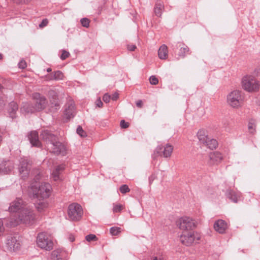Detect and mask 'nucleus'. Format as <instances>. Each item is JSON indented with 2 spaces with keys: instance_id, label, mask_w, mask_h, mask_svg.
<instances>
[{
  "instance_id": "obj_1",
  "label": "nucleus",
  "mask_w": 260,
  "mask_h": 260,
  "mask_svg": "<svg viewBox=\"0 0 260 260\" xmlns=\"http://www.w3.org/2000/svg\"><path fill=\"white\" fill-rule=\"evenodd\" d=\"M51 192V185L48 183H42L38 186L37 182H32L28 188L29 196L38 200H44L48 198L50 196Z\"/></svg>"
},
{
  "instance_id": "obj_2",
  "label": "nucleus",
  "mask_w": 260,
  "mask_h": 260,
  "mask_svg": "<svg viewBox=\"0 0 260 260\" xmlns=\"http://www.w3.org/2000/svg\"><path fill=\"white\" fill-rule=\"evenodd\" d=\"M18 220L22 223L31 225L36 221V216L33 209L28 206L22 208L17 214Z\"/></svg>"
},
{
  "instance_id": "obj_3",
  "label": "nucleus",
  "mask_w": 260,
  "mask_h": 260,
  "mask_svg": "<svg viewBox=\"0 0 260 260\" xmlns=\"http://www.w3.org/2000/svg\"><path fill=\"white\" fill-rule=\"evenodd\" d=\"M37 243L42 249L50 251L53 249V242L50 235L45 232L39 233L37 237Z\"/></svg>"
},
{
  "instance_id": "obj_4",
  "label": "nucleus",
  "mask_w": 260,
  "mask_h": 260,
  "mask_svg": "<svg viewBox=\"0 0 260 260\" xmlns=\"http://www.w3.org/2000/svg\"><path fill=\"white\" fill-rule=\"evenodd\" d=\"M242 87L248 92H254L258 90L259 84L257 80L252 76L247 75L242 80Z\"/></svg>"
},
{
  "instance_id": "obj_5",
  "label": "nucleus",
  "mask_w": 260,
  "mask_h": 260,
  "mask_svg": "<svg viewBox=\"0 0 260 260\" xmlns=\"http://www.w3.org/2000/svg\"><path fill=\"white\" fill-rule=\"evenodd\" d=\"M244 96L239 90L231 91L227 95V102L233 108H238L243 104Z\"/></svg>"
},
{
  "instance_id": "obj_6",
  "label": "nucleus",
  "mask_w": 260,
  "mask_h": 260,
  "mask_svg": "<svg viewBox=\"0 0 260 260\" xmlns=\"http://www.w3.org/2000/svg\"><path fill=\"white\" fill-rule=\"evenodd\" d=\"M83 213L82 207L77 203H72L68 207V215L69 219L71 221L80 220L82 217Z\"/></svg>"
},
{
  "instance_id": "obj_7",
  "label": "nucleus",
  "mask_w": 260,
  "mask_h": 260,
  "mask_svg": "<svg viewBox=\"0 0 260 260\" xmlns=\"http://www.w3.org/2000/svg\"><path fill=\"white\" fill-rule=\"evenodd\" d=\"M171 48L176 53V58L178 60L185 58L187 54H190L189 47L182 42H178L172 44Z\"/></svg>"
},
{
  "instance_id": "obj_8",
  "label": "nucleus",
  "mask_w": 260,
  "mask_h": 260,
  "mask_svg": "<svg viewBox=\"0 0 260 260\" xmlns=\"http://www.w3.org/2000/svg\"><path fill=\"white\" fill-rule=\"evenodd\" d=\"M177 224L180 229L184 231L192 230L196 226L194 220L188 217L180 218Z\"/></svg>"
},
{
  "instance_id": "obj_9",
  "label": "nucleus",
  "mask_w": 260,
  "mask_h": 260,
  "mask_svg": "<svg viewBox=\"0 0 260 260\" xmlns=\"http://www.w3.org/2000/svg\"><path fill=\"white\" fill-rule=\"evenodd\" d=\"M30 164L29 161L27 158H21L20 160L19 170L21 178L23 180H25L29 175L30 169Z\"/></svg>"
},
{
  "instance_id": "obj_10",
  "label": "nucleus",
  "mask_w": 260,
  "mask_h": 260,
  "mask_svg": "<svg viewBox=\"0 0 260 260\" xmlns=\"http://www.w3.org/2000/svg\"><path fill=\"white\" fill-rule=\"evenodd\" d=\"M33 98L36 100L34 106L36 111H42L46 108L48 102L45 96L39 93H35L33 94Z\"/></svg>"
},
{
  "instance_id": "obj_11",
  "label": "nucleus",
  "mask_w": 260,
  "mask_h": 260,
  "mask_svg": "<svg viewBox=\"0 0 260 260\" xmlns=\"http://www.w3.org/2000/svg\"><path fill=\"white\" fill-rule=\"evenodd\" d=\"M200 239L198 236H196L194 234L190 232L183 234L180 237L181 242L184 245L189 246L191 245L194 241H198Z\"/></svg>"
},
{
  "instance_id": "obj_12",
  "label": "nucleus",
  "mask_w": 260,
  "mask_h": 260,
  "mask_svg": "<svg viewBox=\"0 0 260 260\" xmlns=\"http://www.w3.org/2000/svg\"><path fill=\"white\" fill-rule=\"evenodd\" d=\"M173 150V146L167 144L165 146L161 145L158 146L155 150V153L160 156L163 155L164 157L167 158L171 156Z\"/></svg>"
},
{
  "instance_id": "obj_13",
  "label": "nucleus",
  "mask_w": 260,
  "mask_h": 260,
  "mask_svg": "<svg viewBox=\"0 0 260 260\" xmlns=\"http://www.w3.org/2000/svg\"><path fill=\"white\" fill-rule=\"evenodd\" d=\"M48 97L51 108H54L55 110H58L60 107L59 100L56 91L54 90H49Z\"/></svg>"
},
{
  "instance_id": "obj_14",
  "label": "nucleus",
  "mask_w": 260,
  "mask_h": 260,
  "mask_svg": "<svg viewBox=\"0 0 260 260\" xmlns=\"http://www.w3.org/2000/svg\"><path fill=\"white\" fill-rule=\"evenodd\" d=\"M41 138L48 144H51L58 139L57 136L48 129H43L40 134Z\"/></svg>"
},
{
  "instance_id": "obj_15",
  "label": "nucleus",
  "mask_w": 260,
  "mask_h": 260,
  "mask_svg": "<svg viewBox=\"0 0 260 260\" xmlns=\"http://www.w3.org/2000/svg\"><path fill=\"white\" fill-rule=\"evenodd\" d=\"M50 145L51 147L50 149L51 152L56 155H59L60 154L64 155L65 154V146L62 143L58 141V139Z\"/></svg>"
},
{
  "instance_id": "obj_16",
  "label": "nucleus",
  "mask_w": 260,
  "mask_h": 260,
  "mask_svg": "<svg viewBox=\"0 0 260 260\" xmlns=\"http://www.w3.org/2000/svg\"><path fill=\"white\" fill-rule=\"evenodd\" d=\"M65 168V165L62 164L55 166L53 169L51 176L54 181H58L62 180V173L64 170Z\"/></svg>"
},
{
  "instance_id": "obj_17",
  "label": "nucleus",
  "mask_w": 260,
  "mask_h": 260,
  "mask_svg": "<svg viewBox=\"0 0 260 260\" xmlns=\"http://www.w3.org/2000/svg\"><path fill=\"white\" fill-rule=\"evenodd\" d=\"M26 206L23 200L19 198L10 204L9 210L10 212L15 213L19 210L21 211L22 208H25Z\"/></svg>"
},
{
  "instance_id": "obj_18",
  "label": "nucleus",
  "mask_w": 260,
  "mask_h": 260,
  "mask_svg": "<svg viewBox=\"0 0 260 260\" xmlns=\"http://www.w3.org/2000/svg\"><path fill=\"white\" fill-rule=\"evenodd\" d=\"M7 245L11 250L16 251L20 247V243L16 236H9L7 238Z\"/></svg>"
},
{
  "instance_id": "obj_19",
  "label": "nucleus",
  "mask_w": 260,
  "mask_h": 260,
  "mask_svg": "<svg viewBox=\"0 0 260 260\" xmlns=\"http://www.w3.org/2000/svg\"><path fill=\"white\" fill-rule=\"evenodd\" d=\"M75 113V105L72 101H69L65 105L64 114L67 119H70L74 116Z\"/></svg>"
},
{
  "instance_id": "obj_20",
  "label": "nucleus",
  "mask_w": 260,
  "mask_h": 260,
  "mask_svg": "<svg viewBox=\"0 0 260 260\" xmlns=\"http://www.w3.org/2000/svg\"><path fill=\"white\" fill-rule=\"evenodd\" d=\"M209 161L210 165H214L220 162L222 158V155L221 153L218 151L211 152L209 155Z\"/></svg>"
},
{
  "instance_id": "obj_21",
  "label": "nucleus",
  "mask_w": 260,
  "mask_h": 260,
  "mask_svg": "<svg viewBox=\"0 0 260 260\" xmlns=\"http://www.w3.org/2000/svg\"><path fill=\"white\" fill-rule=\"evenodd\" d=\"M28 139L33 146L40 147L41 143L39 140L38 133L37 131H31L28 135Z\"/></svg>"
},
{
  "instance_id": "obj_22",
  "label": "nucleus",
  "mask_w": 260,
  "mask_h": 260,
  "mask_svg": "<svg viewBox=\"0 0 260 260\" xmlns=\"http://www.w3.org/2000/svg\"><path fill=\"white\" fill-rule=\"evenodd\" d=\"M225 195L229 200L235 203H238L240 200V192H236L232 189L227 190Z\"/></svg>"
},
{
  "instance_id": "obj_23",
  "label": "nucleus",
  "mask_w": 260,
  "mask_h": 260,
  "mask_svg": "<svg viewBox=\"0 0 260 260\" xmlns=\"http://www.w3.org/2000/svg\"><path fill=\"white\" fill-rule=\"evenodd\" d=\"M227 224L226 222L222 219L217 220L214 224V228L215 230L220 234L225 232L227 229Z\"/></svg>"
},
{
  "instance_id": "obj_24",
  "label": "nucleus",
  "mask_w": 260,
  "mask_h": 260,
  "mask_svg": "<svg viewBox=\"0 0 260 260\" xmlns=\"http://www.w3.org/2000/svg\"><path fill=\"white\" fill-rule=\"evenodd\" d=\"M18 110V105L17 103L13 101L10 103L8 109L9 116L12 119L16 117V113Z\"/></svg>"
},
{
  "instance_id": "obj_25",
  "label": "nucleus",
  "mask_w": 260,
  "mask_h": 260,
  "mask_svg": "<svg viewBox=\"0 0 260 260\" xmlns=\"http://www.w3.org/2000/svg\"><path fill=\"white\" fill-rule=\"evenodd\" d=\"M13 168V164L10 160L3 162L0 164V171L4 173L10 172Z\"/></svg>"
},
{
  "instance_id": "obj_26",
  "label": "nucleus",
  "mask_w": 260,
  "mask_h": 260,
  "mask_svg": "<svg viewBox=\"0 0 260 260\" xmlns=\"http://www.w3.org/2000/svg\"><path fill=\"white\" fill-rule=\"evenodd\" d=\"M20 111L22 113H32L36 111L34 105L29 103H24Z\"/></svg>"
},
{
  "instance_id": "obj_27",
  "label": "nucleus",
  "mask_w": 260,
  "mask_h": 260,
  "mask_svg": "<svg viewBox=\"0 0 260 260\" xmlns=\"http://www.w3.org/2000/svg\"><path fill=\"white\" fill-rule=\"evenodd\" d=\"M48 202L44 200H38L35 204V206L37 210L40 212L45 211L48 207Z\"/></svg>"
},
{
  "instance_id": "obj_28",
  "label": "nucleus",
  "mask_w": 260,
  "mask_h": 260,
  "mask_svg": "<svg viewBox=\"0 0 260 260\" xmlns=\"http://www.w3.org/2000/svg\"><path fill=\"white\" fill-rule=\"evenodd\" d=\"M168 47L165 45H161L158 50V55L160 59H166L168 57Z\"/></svg>"
},
{
  "instance_id": "obj_29",
  "label": "nucleus",
  "mask_w": 260,
  "mask_h": 260,
  "mask_svg": "<svg viewBox=\"0 0 260 260\" xmlns=\"http://www.w3.org/2000/svg\"><path fill=\"white\" fill-rule=\"evenodd\" d=\"M63 77L62 73L60 71H57L54 72L53 74L48 75L47 78L48 80H58L62 79Z\"/></svg>"
},
{
  "instance_id": "obj_30",
  "label": "nucleus",
  "mask_w": 260,
  "mask_h": 260,
  "mask_svg": "<svg viewBox=\"0 0 260 260\" xmlns=\"http://www.w3.org/2000/svg\"><path fill=\"white\" fill-rule=\"evenodd\" d=\"M210 149H215L218 145L217 141L214 139H210L209 137L204 143Z\"/></svg>"
},
{
  "instance_id": "obj_31",
  "label": "nucleus",
  "mask_w": 260,
  "mask_h": 260,
  "mask_svg": "<svg viewBox=\"0 0 260 260\" xmlns=\"http://www.w3.org/2000/svg\"><path fill=\"white\" fill-rule=\"evenodd\" d=\"M164 8V7L162 4L160 2L156 3L154 7V13L155 15L158 17H160L161 16Z\"/></svg>"
},
{
  "instance_id": "obj_32",
  "label": "nucleus",
  "mask_w": 260,
  "mask_h": 260,
  "mask_svg": "<svg viewBox=\"0 0 260 260\" xmlns=\"http://www.w3.org/2000/svg\"><path fill=\"white\" fill-rule=\"evenodd\" d=\"M197 136L199 141L202 143H204L206 142V140L208 138V137L206 135V132L204 129H201L199 131L197 134Z\"/></svg>"
},
{
  "instance_id": "obj_33",
  "label": "nucleus",
  "mask_w": 260,
  "mask_h": 260,
  "mask_svg": "<svg viewBox=\"0 0 260 260\" xmlns=\"http://www.w3.org/2000/svg\"><path fill=\"white\" fill-rule=\"evenodd\" d=\"M50 260H62L60 252L58 250L53 251L51 254Z\"/></svg>"
},
{
  "instance_id": "obj_34",
  "label": "nucleus",
  "mask_w": 260,
  "mask_h": 260,
  "mask_svg": "<svg viewBox=\"0 0 260 260\" xmlns=\"http://www.w3.org/2000/svg\"><path fill=\"white\" fill-rule=\"evenodd\" d=\"M121 232V228L119 227H112L110 229V233L112 236L118 235Z\"/></svg>"
},
{
  "instance_id": "obj_35",
  "label": "nucleus",
  "mask_w": 260,
  "mask_h": 260,
  "mask_svg": "<svg viewBox=\"0 0 260 260\" xmlns=\"http://www.w3.org/2000/svg\"><path fill=\"white\" fill-rule=\"evenodd\" d=\"M123 209V206L120 204H113V211L114 213L120 212Z\"/></svg>"
},
{
  "instance_id": "obj_36",
  "label": "nucleus",
  "mask_w": 260,
  "mask_h": 260,
  "mask_svg": "<svg viewBox=\"0 0 260 260\" xmlns=\"http://www.w3.org/2000/svg\"><path fill=\"white\" fill-rule=\"evenodd\" d=\"M77 133L81 137H85L86 133L83 129L82 127L79 125L76 130Z\"/></svg>"
},
{
  "instance_id": "obj_37",
  "label": "nucleus",
  "mask_w": 260,
  "mask_h": 260,
  "mask_svg": "<svg viewBox=\"0 0 260 260\" xmlns=\"http://www.w3.org/2000/svg\"><path fill=\"white\" fill-rule=\"evenodd\" d=\"M119 190L121 193L125 194L130 191V189L128 186L126 184L122 185L120 188Z\"/></svg>"
},
{
  "instance_id": "obj_38",
  "label": "nucleus",
  "mask_w": 260,
  "mask_h": 260,
  "mask_svg": "<svg viewBox=\"0 0 260 260\" xmlns=\"http://www.w3.org/2000/svg\"><path fill=\"white\" fill-rule=\"evenodd\" d=\"M80 22L83 26L86 28H88L89 26L90 21L86 18H82L80 20Z\"/></svg>"
},
{
  "instance_id": "obj_39",
  "label": "nucleus",
  "mask_w": 260,
  "mask_h": 260,
  "mask_svg": "<svg viewBox=\"0 0 260 260\" xmlns=\"http://www.w3.org/2000/svg\"><path fill=\"white\" fill-rule=\"evenodd\" d=\"M85 239L88 242H91L92 241H96L98 238L95 235L89 234L85 237Z\"/></svg>"
},
{
  "instance_id": "obj_40",
  "label": "nucleus",
  "mask_w": 260,
  "mask_h": 260,
  "mask_svg": "<svg viewBox=\"0 0 260 260\" xmlns=\"http://www.w3.org/2000/svg\"><path fill=\"white\" fill-rule=\"evenodd\" d=\"M255 124L254 123H252L251 122H249V123H248V129H249V132L251 134H254L255 133Z\"/></svg>"
},
{
  "instance_id": "obj_41",
  "label": "nucleus",
  "mask_w": 260,
  "mask_h": 260,
  "mask_svg": "<svg viewBox=\"0 0 260 260\" xmlns=\"http://www.w3.org/2000/svg\"><path fill=\"white\" fill-rule=\"evenodd\" d=\"M149 81L152 85H156L158 83V80L154 76H151L149 78Z\"/></svg>"
},
{
  "instance_id": "obj_42",
  "label": "nucleus",
  "mask_w": 260,
  "mask_h": 260,
  "mask_svg": "<svg viewBox=\"0 0 260 260\" xmlns=\"http://www.w3.org/2000/svg\"><path fill=\"white\" fill-rule=\"evenodd\" d=\"M70 55V53L69 52L66 51V50H62V53L60 56V58L62 60H64L67 58H68Z\"/></svg>"
},
{
  "instance_id": "obj_43",
  "label": "nucleus",
  "mask_w": 260,
  "mask_h": 260,
  "mask_svg": "<svg viewBox=\"0 0 260 260\" xmlns=\"http://www.w3.org/2000/svg\"><path fill=\"white\" fill-rule=\"evenodd\" d=\"M111 99V95H109L108 93L105 94L103 97V100L106 103H109Z\"/></svg>"
},
{
  "instance_id": "obj_44",
  "label": "nucleus",
  "mask_w": 260,
  "mask_h": 260,
  "mask_svg": "<svg viewBox=\"0 0 260 260\" xmlns=\"http://www.w3.org/2000/svg\"><path fill=\"white\" fill-rule=\"evenodd\" d=\"M120 125L122 128H126L129 126V123L125 122L124 120H122L120 121Z\"/></svg>"
},
{
  "instance_id": "obj_45",
  "label": "nucleus",
  "mask_w": 260,
  "mask_h": 260,
  "mask_svg": "<svg viewBox=\"0 0 260 260\" xmlns=\"http://www.w3.org/2000/svg\"><path fill=\"white\" fill-rule=\"evenodd\" d=\"M48 23V20L47 19H43L42 22L39 24V27L40 28H43L44 27L47 25Z\"/></svg>"
},
{
  "instance_id": "obj_46",
  "label": "nucleus",
  "mask_w": 260,
  "mask_h": 260,
  "mask_svg": "<svg viewBox=\"0 0 260 260\" xmlns=\"http://www.w3.org/2000/svg\"><path fill=\"white\" fill-rule=\"evenodd\" d=\"M18 66L19 68L23 69L26 67V63L24 60H22L19 62Z\"/></svg>"
},
{
  "instance_id": "obj_47",
  "label": "nucleus",
  "mask_w": 260,
  "mask_h": 260,
  "mask_svg": "<svg viewBox=\"0 0 260 260\" xmlns=\"http://www.w3.org/2000/svg\"><path fill=\"white\" fill-rule=\"evenodd\" d=\"M156 178V175L155 173H152L149 178V183L151 184L152 182Z\"/></svg>"
},
{
  "instance_id": "obj_48",
  "label": "nucleus",
  "mask_w": 260,
  "mask_h": 260,
  "mask_svg": "<svg viewBox=\"0 0 260 260\" xmlns=\"http://www.w3.org/2000/svg\"><path fill=\"white\" fill-rule=\"evenodd\" d=\"M127 48L129 51H134L136 49V46L133 44H128L127 46Z\"/></svg>"
},
{
  "instance_id": "obj_49",
  "label": "nucleus",
  "mask_w": 260,
  "mask_h": 260,
  "mask_svg": "<svg viewBox=\"0 0 260 260\" xmlns=\"http://www.w3.org/2000/svg\"><path fill=\"white\" fill-rule=\"evenodd\" d=\"M95 104L96 105V107H99V108L102 107V106L103 105V102H102V101L100 99V98L98 99L96 101Z\"/></svg>"
},
{
  "instance_id": "obj_50",
  "label": "nucleus",
  "mask_w": 260,
  "mask_h": 260,
  "mask_svg": "<svg viewBox=\"0 0 260 260\" xmlns=\"http://www.w3.org/2000/svg\"><path fill=\"white\" fill-rule=\"evenodd\" d=\"M4 230V227L3 225V222L0 219V236L3 234Z\"/></svg>"
},
{
  "instance_id": "obj_51",
  "label": "nucleus",
  "mask_w": 260,
  "mask_h": 260,
  "mask_svg": "<svg viewBox=\"0 0 260 260\" xmlns=\"http://www.w3.org/2000/svg\"><path fill=\"white\" fill-rule=\"evenodd\" d=\"M118 93L115 92L111 96V99L113 101H116L118 98Z\"/></svg>"
},
{
  "instance_id": "obj_52",
  "label": "nucleus",
  "mask_w": 260,
  "mask_h": 260,
  "mask_svg": "<svg viewBox=\"0 0 260 260\" xmlns=\"http://www.w3.org/2000/svg\"><path fill=\"white\" fill-rule=\"evenodd\" d=\"M13 1L17 4L26 3L29 1V0H13Z\"/></svg>"
},
{
  "instance_id": "obj_53",
  "label": "nucleus",
  "mask_w": 260,
  "mask_h": 260,
  "mask_svg": "<svg viewBox=\"0 0 260 260\" xmlns=\"http://www.w3.org/2000/svg\"><path fill=\"white\" fill-rule=\"evenodd\" d=\"M136 105L138 107L141 108L143 106V102L141 100H139L136 102Z\"/></svg>"
},
{
  "instance_id": "obj_54",
  "label": "nucleus",
  "mask_w": 260,
  "mask_h": 260,
  "mask_svg": "<svg viewBox=\"0 0 260 260\" xmlns=\"http://www.w3.org/2000/svg\"><path fill=\"white\" fill-rule=\"evenodd\" d=\"M69 240L71 242H73L75 241V238L74 237V236L73 235H70V237H69Z\"/></svg>"
},
{
  "instance_id": "obj_55",
  "label": "nucleus",
  "mask_w": 260,
  "mask_h": 260,
  "mask_svg": "<svg viewBox=\"0 0 260 260\" xmlns=\"http://www.w3.org/2000/svg\"><path fill=\"white\" fill-rule=\"evenodd\" d=\"M40 178V173L38 174L36 176H35V179L36 180H39Z\"/></svg>"
},
{
  "instance_id": "obj_56",
  "label": "nucleus",
  "mask_w": 260,
  "mask_h": 260,
  "mask_svg": "<svg viewBox=\"0 0 260 260\" xmlns=\"http://www.w3.org/2000/svg\"><path fill=\"white\" fill-rule=\"evenodd\" d=\"M152 260H161L160 258H158L157 257H153Z\"/></svg>"
},
{
  "instance_id": "obj_57",
  "label": "nucleus",
  "mask_w": 260,
  "mask_h": 260,
  "mask_svg": "<svg viewBox=\"0 0 260 260\" xmlns=\"http://www.w3.org/2000/svg\"><path fill=\"white\" fill-rule=\"evenodd\" d=\"M51 71H52V70H51V68H48V69H47V72H51Z\"/></svg>"
},
{
  "instance_id": "obj_58",
  "label": "nucleus",
  "mask_w": 260,
  "mask_h": 260,
  "mask_svg": "<svg viewBox=\"0 0 260 260\" xmlns=\"http://www.w3.org/2000/svg\"><path fill=\"white\" fill-rule=\"evenodd\" d=\"M18 223V220H15V223L13 224H14V225H15L17 224Z\"/></svg>"
},
{
  "instance_id": "obj_59",
  "label": "nucleus",
  "mask_w": 260,
  "mask_h": 260,
  "mask_svg": "<svg viewBox=\"0 0 260 260\" xmlns=\"http://www.w3.org/2000/svg\"><path fill=\"white\" fill-rule=\"evenodd\" d=\"M3 59V54L2 53H0V60Z\"/></svg>"
},
{
  "instance_id": "obj_60",
  "label": "nucleus",
  "mask_w": 260,
  "mask_h": 260,
  "mask_svg": "<svg viewBox=\"0 0 260 260\" xmlns=\"http://www.w3.org/2000/svg\"><path fill=\"white\" fill-rule=\"evenodd\" d=\"M2 88H3V86H2V85L0 84V89H1Z\"/></svg>"
}]
</instances>
